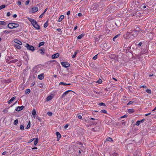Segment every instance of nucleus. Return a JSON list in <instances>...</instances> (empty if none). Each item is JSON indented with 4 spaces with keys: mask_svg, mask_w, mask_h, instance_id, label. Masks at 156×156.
Returning a JSON list of instances; mask_svg holds the SVG:
<instances>
[{
    "mask_svg": "<svg viewBox=\"0 0 156 156\" xmlns=\"http://www.w3.org/2000/svg\"><path fill=\"white\" fill-rule=\"evenodd\" d=\"M140 29L138 27H137L136 29L134 30L131 32H128L127 33L126 35V39L133 38V37H135L138 34V33L140 31Z\"/></svg>",
    "mask_w": 156,
    "mask_h": 156,
    "instance_id": "1",
    "label": "nucleus"
},
{
    "mask_svg": "<svg viewBox=\"0 0 156 156\" xmlns=\"http://www.w3.org/2000/svg\"><path fill=\"white\" fill-rule=\"evenodd\" d=\"M29 20L31 22V23L33 27L37 30H39L40 29V26L37 24V23L34 19L28 18Z\"/></svg>",
    "mask_w": 156,
    "mask_h": 156,
    "instance_id": "2",
    "label": "nucleus"
},
{
    "mask_svg": "<svg viewBox=\"0 0 156 156\" xmlns=\"http://www.w3.org/2000/svg\"><path fill=\"white\" fill-rule=\"evenodd\" d=\"M24 46L26 47L27 49L28 50L31 51H34V47L32 45H30L27 43H26L24 44Z\"/></svg>",
    "mask_w": 156,
    "mask_h": 156,
    "instance_id": "3",
    "label": "nucleus"
},
{
    "mask_svg": "<svg viewBox=\"0 0 156 156\" xmlns=\"http://www.w3.org/2000/svg\"><path fill=\"white\" fill-rule=\"evenodd\" d=\"M69 92H71L72 93L71 94L73 95V94L72 93H74V92H73L72 90H67V91H65V92H64L63 93V94H62V95L61 96L62 98H63Z\"/></svg>",
    "mask_w": 156,
    "mask_h": 156,
    "instance_id": "4",
    "label": "nucleus"
},
{
    "mask_svg": "<svg viewBox=\"0 0 156 156\" xmlns=\"http://www.w3.org/2000/svg\"><path fill=\"white\" fill-rule=\"evenodd\" d=\"M61 64L63 67L66 68L69 67L70 66L69 64L67 62H62L61 63Z\"/></svg>",
    "mask_w": 156,
    "mask_h": 156,
    "instance_id": "5",
    "label": "nucleus"
},
{
    "mask_svg": "<svg viewBox=\"0 0 156 156\" xmlns=\"http://www.w3.org/2000/svg\"><path fill=\"white\" fill-rule=\"evenodd\" d=\"M38 52L41 54L43 55L45 53V50L44 48H41L39 49Z\"/></svg>",
    "mask_w": 156,
    "mask_h": 156,
    "instance_id": "6",
    "label": "nucleus"
},
{
    "mask_svg": "<svg viewBox=\"0 0 156 156\" xmlns=\"http://www.w3.org/2000/svg\"><path fill=\"white\" fill-rule=\"evenodd\" d=\"M24 108V107L23 106H18L16 107L15 110L17 112H19L21 110H22Z\"/></svg>",
    "mask_w": 156,
    "mask_h": 156,
    "instance_id": "7",
    "label": "nucleus"
},
{
    "mask_svg": "<svg viewBox=\"0 0 156 156\" xmlns=\"http://www.w3.org/2000/svg\"><path fill=\"white\" fill-rule=\"evenodd\" d=\"M59 55V54L58 53H56L55 54L51 56V58L52 59H55L58 58Z\"/></svg>",
    "mask_w": 156,
    "mask_h": 156,
    "instance_id": "8",
    "label": "nucleus"
},
{
    "mask_svg": "<svg viewBox=\"0 0 156 156\" xmlns=\"http://www.w3.org/2000/svg\"><path fill=\"white\" fill-rule=\"evenodd\" d=\"M13 41L16 44H19L20 45H22V43L19 40H18L16 39H14Z\"/></svg>",
    "mask_w": 156,
    "mask_h": 156,
    "instance_id": "9",
    "label": "nucleus"
},
{
    "mask_svg": "<svg viewBox=\"0 0 156 156\" xmlns=\"http://www.w3.org/2000/svg\"><path fill=\"white\" fill-rule=\"evenodd\" d=\"M8 27L9 29H12L14 28L13 23H9L8 25Z\"/></svg>",
    "mask_w": 156,
    "mask_h": 156,
    "instance_id": "10",
    "label": "nucleus"
},
{
    "mask_svg": "<svg viewBox=\"0 0 156 156\" xmlns=\"http://www.w3.org/2000/svg\"><path fill=\"white\" fill-rule=\"evenodd\" d=\"M38 10V8L36 7H34L32 9V11L33 13H34L37 12Z\"/></svg>",
    "mask_w": 156,
    "mask_h": 156,
    "instance_id": "11",
    "label": "nucleus"
},
{
    "mask_svg": "<svg viewBox=\"0 0 156 156\" xmlns=\"http://www.w3.org/2000/svg\"><path fill=\"white\" fill-rule=\"evenodd\" d=\"M56 134L58 137L57 141H58L60 138L61 135L58 132H56Z\"/></svg>",
    "mask_w": 156,
    "mask_h": 156,
    "instance_id": "12",
    "label": "nucleus"
},
{
    "mask_svg": "<svg viewBox=\"0 0 156 156\" xmlns=\"http://www.w3.org/2000/svg\"><path fill=\"white\" fill-rule=\"evenodd\" d=\"M38 78L40 80L43 79L44 78V74L43 73L41 74L38 76Z\"/></svg>",
    "mask_w": 156,
    "mask_h": 156,
    "instance_id": "13",
    "label": "nucleus"
},
{
    "mask_svg": "<svg viewBox=\"0 0 156 156\" xmlns=\"http://www.w3.org/2000/svg\"><path fill=\"white\" fill-rule=\"evenodd\" d=\"M16 98V97H13L9 101H8V104H10L12 103V101L15 99Z\"/></svg>",
    "mask_w": 156,
    "mask_h": 156,
    "instance_id": "14",
    "label": "nucleus"
},
{
    "mask_svg": "<svg viewBox=\"0 0 156 156\" xmlns=\"http://www.w3.org/2000/svg\"><path fill=\"white\" fill-rule=\"evenodd\" d=\"M64 15H61L58 20V21L59 22H61L62 21V20L64 19Z\"/></svg>",
    "mask_w": 156,
    "mask_h": 156,
    "instance_id": "15",
    "label": "nucleus"
},
{
    "mask_svg": "<svg viewBox=\"0 0 156 156\" xmlns=\"http://www.w3.org/2000/svg\"><path fill=\"white\" fill-rule=\"evenodd\" d=\"M84 34H80V35L78 36L77 37V38L78 39H80L81 38H82V37H84Z\"/></svg>",
    "mask_w": 156,
    "mask_h": 156,
    "instance_id": "16",
    "label": "nucleus"
},
{
    "mask_svg": "<svg viewBox=\"0 0 156 156\" xmlns=\"http://www.w3.org/2000/svg\"><path fill=\"white\" fill-rule=\"evenodd\" d=\"M120 36V34H117V35H116L113 38V40L114 41H115V39L116 38H117V37H119V36Z\"/></svg>",
    "mask_w": 156,
    "mask_h": 156,
    "instance_id": "17",
    "label": "nucleus"
},
{
    "mask_svg": "<svg viewBox=\"0 0 156 156\" xmlns=\"http://www.w3.org/2000/svg\"><path fill=\"white\" fill-rule=\"evenodd\" d=\"M128 112L129 113H132L134 112V110L132 109H129Z\"/></svg>",
    "mask_w": 156,
    "mask_h": 156,
    "instance_id": "18",
    "label": "nucleus"
},
{
    "mask_svg": "<svg viewBox=\"0 0 156 156\" xmlns=\"http://www.w3.org/2000/svg\"><path fill=\"white\" fill-rule=\"evenodd\" d=\"M14 46L18 49H20L21 48V47L20 46L19 44H16L14 45Z\"/></svg>",
    "mask_w": 156,
    "mask_h": 156,
    "instance_id": "19",
    "label": "nucleus"
},
{
    "mask_svg": "<svg viewBox=\"0 0 156 156\" xmlns=\"http://www.w3.org/2000/svg\"><path fill=\"white\" fill-rule=\"evenodd\" d=\"M52 97L51 96H49L47 98V100L48 101H50L52 99Z\"/></svg>",
    "mask_w": 156,
    "mask_h": 156,
    "instance_id": "20",
    "label": "nucleus"
},
{
    "mask_svg": "<svg viewBox=\"0 0 156 156\" xmlns=\"http://www.w3.org/2000/svg\"><path fill=\"white\" fill-rule=\"evenodd\" d=\"M13 26H14V28H17L19 26V25L18 23H13Z\"/></svg>",
    "mask_w": 156,
    "mask_h": 156,
    "instance_id": "21",
    "label": "nucleus"
},
{
    "mask_svg": "<svg viewBox=\"0 0 156 156\" xmlns=\"http://www.w3.org/2000/svg\"><path fill=\"white\" fill-rule=\"evenodd\" d=\"M5 24L6 23L4 21H0V25H5Z\"/></svg>",
    "mask_w": 156,
    "mask_h": 156,
    "instance_id": "22",
    "label": "nucleus"
},
{
    "mask_svg": "<svg viewBox=\"0 0 156 156\" xmlns=\"http://www.w3.org/2000/svg\"><path fill=\"white\" fill-rule=\"evenodd\" d=\"M106 141H112V139L111 138L108 137L106 139Z\"/></svg>",
    "mask_w": 156,
    "mask_h": 156,
    "instance_id": "23",
    "label": "nucleus"
},
{
    "mask_svg": "<svg viewBox=\"0 0 156 156\" xmlns=\"http://www.w3.org/2000/svg\"><path fill=\"white\" fill-rule=\"evenodd\" d=\"M30 121H29V122H28V123L27 126L26 127V129H28L30 127Z\"/></svg>",
    "mask_w": 156,
    "mask_h": 156,
    "instance_id": "24",
    "label": "nucleus"
},
{
    "mask_svg": "<svg viewBox=\"0 0 156 156\" xmlns=\"http://www.w3.org/2000/svg\"><path fill=\"white\" fill-rule=\"evenodd\" d=\"M32 114L33 115H35L36 114V112L35 110L34 109L33 110L32 112Z\"/></svg>",
    "mask_w": 156,
    "mask_h": 156,
    "instance_id": "25",
    "label": "nucleus"
},
{
    "mask_svg": "<svg viewBox=\"0 0 156 156\" xmlns=\"http://www.w3.org/2000/svg\"><path fill=\"white\" fill-rule=\"evenodd\" d=\"M30 92V89H28L26 90H25V94H29Z\"/></svg>",
    "mask_w": 156,
    "mask_h": 156,
    "instance_id": "26",
    "label": "nucleus"
},
{
    "mask_svg": "<svg viewBox=\"0 0 156 156\" xmlns=\"http://www.w3.org/2000/svg\"><path fill=\"white\" fill-rule=\"evenodd\" d=\"M44 44V41L41 42L39 43V47H40L41 46L43 45Z\"/></svg>",
    "mask_w": 156,
    "mask_h": 156,
    "instance_id": "27",
    "label": "nucleus"
},
{
    "mask_svg": "<svg viewBox=\"0 0 156 156\" xmlns=\"http://www.w3.org/2000/svg\"><path fill=\"white\" fill-rule=\"evenodd\" d=\"M38 142V139H37L36 140L34 141V144L35 145H36Z\"/></svg>",
    "mask_w": 156,
    "mask_h": 156,
    "instance_id": "28",
    "label": "nucleus"
},
{
    "mask_svg": "<svg viewBox=\"0 0 156 156\" xmlns=\"http://www.w3.org/2000/svg\"><path fill=\"white\" fill-rule=\"evenodd\" d=\"M101 112L102 113H105V114H106L107 113V112L105 110H102L101 111Z\"/></svg>",
    "mask_w": 156,
    "mask_h": 156,
    "instance_id": "29",
    "label": "nucleus"
},
{
    "mask_svg": "<svg viewBox=\"0 0 156 156\" xmlns=\"http://www.w3.org/2000/svg\"><path fill=\"white\" fill-rule=\"evenodd\" d=\"M48 21H47L45 23H44V28H46L47 27V26H48Z\"/></svg>",
    "mask_w": 156,
    "mask_h": 156,
    "instance_id": "30",
    "label": "nucleus"
},
{
    "mask_svg": "<svg viewBox=\"0 0 156 156\" xmlns=\"http://www.w3.org/2000/svg\"><path fill=\"white\" fill-rule=\"evenodd\" d=\"M59 84L60 85H63L64 86L66 85V83H64L63 82H61L59 83Z\"/></svg>",
    "mask_w": 156,
    "mask_h": 156,
    "instance_id": "31",
    "label": "nucleus"
},
{
    "mask_svg": "<svg viewBox=\"0 0 156 156\" xmlns=\"http://www.w3.org/2000/svg\"><path fill=\"white\" fill-rule=\"evenodd\" d=\"M99 105L100 106H106L105 103H100L99 104Z\"/></svg>",
    "mask_w": 156,
    "mask_h": 156,
    "instance_id": "32",
    "label": "nucleus"
},
{
    "mask_svg": "<svg viewBox=\"0 0 156 156\" xmlns=\"http://www.w3.org/2000/svg\"><path fill=\"white\" fill-rule=\"evenodd\" d=\"M146 92L148 94H151V90L147 89L146 90Z\"/></svg>",
    "mask_w": 156,
    "mask_h": 156,
    "instance_id": "33",
    "label": "nucleus"
},
{
    "mask_svg": "<svg viewBox=\"0 0 156 156\" xmlns=\"http://www.w3.org/2000/svg\"><path fill=\"white\" fill-rule=\"evenodd\" d=\"M18 120L17 119H16V120H15L14 121V124L15 125H17V124L18 123Z\"/></svg>",
    "mask_w": 156,
    "mask_h": 156,
    "instance_id": "34",
    "label": "nucleus"
},
{
    "mask_svg": "<svg viewBox=\"0 0 156 156\" xmlns=\"http://www.w3.org/2000/svg\"><path fill=\"white\" fill-rule=\"evenodd\" d=\"M20 128L21 130H23L24 129V127L23 125H21L20 126Z\"/></svg>",
    "mask_w": 156,
    "mask_h": 156,
    "instance_id": "35",
    "label": "nucleus"
},
{
    "mask_svg": "<svg viewBox=\"0 0 156 156\" xmlns=\"http://www.w3.org/2000/svg\"><path fill=\"white\" fill-rule=\"evenodd\" d=\"M3 33H5L6 34H8L9 33H10V31H9L8 30H5L4 31H3Z\"/></svg>",
    "mask_w": 156,
    "mask_h": 156,
    "instance_id": "36",
    "label": "nucleus"
},
{
    "mask_svg": "<svg viewBox=\"0 0 156 156\" xmlns=\"http://www.w3.org/2000/svg\"><path fill=\"white\" fill-rule=\"evenodd\" d=\"M77 54L76 51H75L74 53V54L72 56L73 58H74L76 57V55Z\"/></svg>",
    "mask_w": 156,
    "mask_h": 156,
    "instance_id": "37",
    "label": "nucleus"
},
{
    "mask_svg": "<svg viewBox=\"0 0 156 156\" xmlns=\"http://www.w3.org/2000/svg\"><path fill=\"white\" fill-rule=\"evenodd\" d=\"M47 114L49 116H51L52 115V113L51 112H48L47 113Z\"/></svg>",
    "mask_w": 156,
    "mask_h": 156,
    "instance_id": "38",
    "label": "nucleus"
},
{
    "mask_svg": "<svg viewBox=\"0 0 156 156\" xmlns=\"http://www.w3.org/2000/svg\"><path fill=\"white\" fill-rule=\"evenodd\" d=\"M5 5H2L0 6V10L2 9L5 7Z\"/></svg>",
    "mask_w": 156,
    "mask_h": 156,
    "instance_id": "39",
    "label": "nucleus"
},
{
    "mask_svg": "<svg viewBox=\"0 0 156 156\" xmlns=\"http://www.w3.org/2000/svg\"><path fill=\"white\" fill-rule=\"evenodd\" d=\"M36 119L40 122H41V118L40 117H39V116H37V118H36Z\"/></svg>",
    "mask_w": 156,
    "mask_h": 156,
    "instance_id": "40",
    "label": "nucleus"
},
{
    "mask_svg": "<svg viewBox=\"0 0 156 156\" xmlns=\"http://www.w3.org/2000/svg\"><path fill=\"white\" fill-rule=\"evenodd\" d=\"M140 123V121H137L136 122V126H138Z\"/></svg>",
    "mask_w": 156,
    "mask_h": 156,
    "instance_id": "41",
    "label": "nucleus"
},
{
    "mask_svg": "<svg viewBox=\"0 0 156 156\" xmlns=\"http://www.w3.org/2000/svg\"><path fill=\"white\" fill-rule=\"evenodd\" d=\"M101 82H102L101 80L100 79H99V80H98V81H97V83L100 84V83H101Z\"/></svg>",
    "mask_w": 156,
    "mask_h": 156,
    "instance_id": "42",
    "label": "nucleus"
},
{
    "mask_svg": "<svg viewBox=\"0 0 156 156\" xmlns=\"http://www.w3.org/2000/svg\"><path fill=\"white\" fill-rule=\"evenodd\" d=\"M97 55H98V54L95 55L93 57V59H94V60H95L97 58Z\"/></svg>",
    "mask_w": 156,
    "mask_h": 156,
    "instance_id": "43",
    "label": "nucleus"
},
{
    "mask_svg": "<svg viewBox=\"0 0 156 156\" xmlns=\"http://www.w3.org/2000/svg\"><path fill=\"white\" fill-rule=\"evenodd\" d=\"M30 2L29 0H27L25 2V4L26 5H27L29 4Z\"/></svg>",
    "mask_w": 156,
    "mask_h": 156,
    "instance_id": "44",
    "label": "nucleus"
},
{
    "mask_svg": "<svg viewBox=\"0 0 156 156\" xmlns=\"http://www.w3.org/2000/svg\"><path fill=\"white\" fill-rule=\"evenodd\" d=\"M133 102V101H130L129 102L128 105H131V104H132Z\"/></svg>",
    "mask_w": 156,
    "mask_h": 156,
    "instance_id": "45",
    "label": "nucleus"
},
{
    "mask_svg": "<svg viewBox=\"0 0 156 156\" xmlns=\"http://www.w3.org/2000/svg\"><path fill=\"white\" fill-rule=\"evenodd\" d=\"M44 15V13H43L42 14H41L39 16L40 18H41Z\"/></svg>",
    "mask_w": 156,
    "mask_h": 156,
    "instance_id": "46",
    "label": "nucleus"
},
{
    "mask_svg": "<svg viewBox=\"0 0 156 156\" xmlns=\"http://www.w3.org/2000/svg\"><path fill=\"white\" fill-rule=\"evenodd\" d=\"M21 2L20 1H18V2L17 3V4L19 5H21Z\"/></svg>",
    "mask_w": 156,
    "mask_h": 156,
    "instance_id": "47",
    "label": "nucleus"
},
{
    "mask_svg": "<svg viewBox=\"0 0 156 156\" xmlns=\"http://www.w3.org/2000/svg\"><path fill=\"white\" fill-rule=\"evenodd\" d=\"M11 14L10 13V12H8L7 13V14H6V15L7 16H10Z\"/></svg>",
    "mask_w": 156,
    "mask_h": 156,
    "instance_id": "48",
    "label": "nucleus"
},
{
    "mask_svg": "<svg viewBox=\"0 0 156 156\" xmlns=\"http://www.w3.org/2000/svg\"><path fill=\"white\" fill-rule=\"evenodd\" d=\"M122 124L123 125H125V122L123 120H122Z\"/></svg>",
    "mask_w": 156,
    "mask_h": 156,
    "instance_id": "49",
    "label": "nucleus"
},
{
    "mask_svg": "<svg viewBox=\"0 0 156 156\" xmlns=\"http://www.w3.org/2000/svg\"><path fill=\"white\" fill-rule=\"evenodd\" d=\"M57 30L59 32H62V31H61V29L60 28L57 29Z\"/></svg>",
    "mask_w": 156,
    "mask_h": 156,
    "instance_id": "50",
    "label": "nucleus"
},
{
    "mask_svg": "<svg viewBox=\"0 0 156 156\" xmlns=\"http://www.w3.org/2000/svg\"><path fill=\"white\" fill-rule=\"evenodd\" d=\"M127 117V115H123V116L121 117V118H124L126 117Z\"/></svg>",
    "mask_w": 156,
    "mask_h": 156,
    "instance_id": "51",
    "label": "nucleus"
},
{
    "mask_svg": "<svg viewBox=\"0 0 156 156\" xmlns=\"http://www.w3.org/2000/svg\"><path fill=\"white\" fill-rule=\"evenodd\" d=\"M68 126L69 125L68 124H66V125L64 126L65 129H66L68 127Z\"/></svg>",
    "mask_w": 156,
    "mask_h": 156,
    "instance_id": "52",
    "label": "nucleus"
},
{
    "mask_svg": "<svg viewBox=\"0 0 156 156\" xmlns=\"http://www.w3.org/2000/svg\"><path fill=\"white\" fill-rule=\"evenodd\" d=\"M144 119H143L142 120L140 121V123H143V122H144Z\"/></svg>",
    "mask_w": 156,
    "mask_h": 156,
    "instance_id": "53",
    "label": "nucleus"
},
{
    "mask_svg": "<svg viewBox=\"0 0 156 156\" xmlns=\"http://www.w3.org/2000/svg\"><path fill=\"white\" fill-rule=\"evenodd\" d=\"M82 13H79L78 14V16H82Z\"/></svg>",
    "mask_w": 156,
    "mask_h": 156,
    "instance_id": "54",
    "label": "nucleus"
},
{
    "mask_svg": "<svg viewBox=\"0 0 156 156\" xmlns=\"http://www.w3.org/2000/svg\"><path fill=\"white\" fill-rule=\"evenodd\" d=\"M151 112H150V113H148L145 114V115L146 116H148V115H151Z\"/></svg>",
    "mask_w": 156,
    "mask_h": 156,
    "instance_id": "55",
    "label": "nucleus"
},
{
    "mask_svg": "<svg viewBox=\"0 0 156 156\" xmlns=\"http://www.w3.org/2000/svg\"><path fill=\"white\" fill-rule=\"evenodd\" d=\"M70 11H68L67 12V15L68 16V15H69L70 14Z\"/></svg>",
    "mask_w": 156,
    "mask_h": 156,
    "instance_id": "56",
    "label": "nucleus"
},
{
    "mask_svg": "<svg viewBox=\"0 0 156 156\" xmlns=\"http://www.w3.org/2000/svg\"><path fill=\"white\" fill-rule=\"evenodd\" d=\"M140 87H143V88H146L147 87L145 86H144V85H143V86H141Z\"/></svg>",
    "mask_w": 156,
    "mask_h": 156,
    "instance_id": "57",
    "label": "nucleus"
},
{
    "mask_svg": "<svg viewBox=\"0 0 156 156\" xmlns=\"http://www.w3.org/2000/svg\"><path fill=\"white\" fill-rule=\"evenodd\" d=\"M78 118L79 119H82V117L81 115H79Z\"/></svg>",
    "mask_w": 156,
    "mask_h": 156,
    "instance_id": "58",
    "label": "nucleus"
},
{
    "mask_svg": "<svg viewBox=\"0 0 156 156\" xmlns=\"http://www.w3.org/2000/svg\"><path fill=\"white\" fill-rule=\"evenodd\" d=\"M142 44V43H141V42H140V43H139L138 44V45L139 46H141V45Z\"/></svg>",
    "mask_w": 156,
    "mask_h": 156,
    "instance_id": "59",
    "label": "nucleus"
},
{
    "mask_svg": "<svg viewBox=\"0 0 156 156\" xmlns=\"http://www.w3.org/2000/svg\"><path fill=\"white\" fill-rule=\"evenodd\" d=\"M17 16V15L16 14H15L13 15V17L14 18H16V17Z\"/></svg>",
    "mask_w": 156,
    "mask_h": 156,
    "instance_id": "60",
    "label": "nucleus"
},
{
    "mask_svg": "<svg viewBox=\"0 0 156 156\" xmlns=\"http://www.w3.org/2000/svg\"><path fill=\"white\" fill-rule=\"evenodd\" d=\"M6 152H5V151H4V152H3L2 153V154L3 155H5V154H6Z\"/></svg>",
    "mask_w": 156,
    "mask_h": 156,
    "instance_id": "61",
    "label": "nucleus"
},
{
    "mask_svg": "<svg viewBox=\"0 0 156 156\" xmlns=\"http://www.w3.org/2000/svg\"><path fill=\"white\" fill-rule=\"evenodd\" d=\"M77 26L75 27L74 28V30H76L77 29Z\"/></svg>",
    "mask_w": 156,
    "mask_h": 156,
    "instance_id": "62",
    "label": "nucleus"
},
{
    "mask_svg": "<svg viewBox=\"0 0 156 156\" xmlns=\"http://www.w3.org/2000/svg\"><path fill=\"white\" fill-rule=\"evenodd\" d=\"M47 9H48V8H46L45 9L44 12H43V13H44L47 11Z\"/></svg>",
    "mask_w": 156,
    "mask_h": 156,
    "instance_id": "63",
    "label": "nucleus"
},
{
    "mask_svg": "<svg viewBox=\"0 0 156 156\" xmlns=\"http://www.w3.org/2000/svg\"><path fill=\"white\" fill-rule=\"evenodd\" d=\"M155 110H156V107L155 108H154L152 111V112H153Z\"/></svg>",
    "mask_w": 156,
    "mask_h": 156,
    "instance_id": "64",
    "label": "nucleus"
}]
</instances>
